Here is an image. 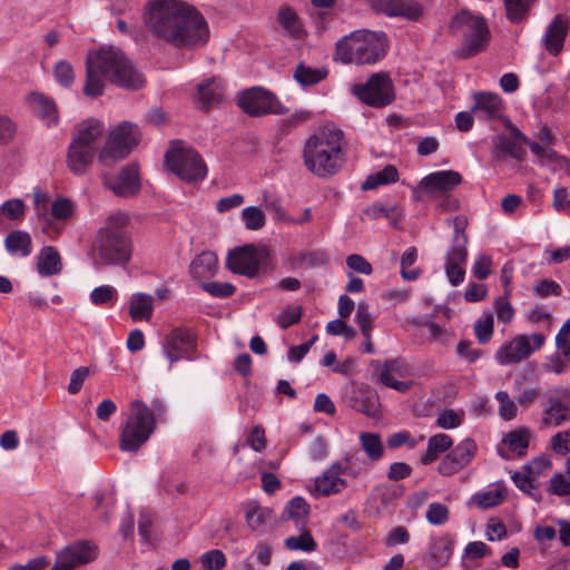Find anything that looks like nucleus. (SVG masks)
Here are the masks:
<instances>
[{"label": "nucleus", "instance_id": "nucleus-1", "mask_svg": "<svg viewBox=\"0 0 570 570\" xmlns=\"http://www.w3.org/2000/svg\"><path fill=\"white\" fill-rule=\"evenodd\" d=\"M145 21L157 36H208L204 16L180 0H148Z\"/></svg>", "mask_w": 570, "mask_h": 570}, {"label": "nucleus", "instance_id": "nucleus-2", "mask_svg": "<svg viewBox=\"0 0 570 570\" xmlns=\"http://www.w3.org/2000/svg\"><path fill=\"white\" fill-rule=\"evenodd\" d=\"M344 132L324 130L309 136L303 147V163L307 170L320 178L337 174L345 163Z\"/></svg>", "mask_w": 570, "mask_h": 570}, {"label": "nucleus", "instance_id": "nucleus-3", "mask_svg": "<svg viewBox=\"0 0 570 570\" xmlns=\"http://www.w3.org/2000/svg\"><path fill=\"white\" fill-rule=\"evenodd\" d=\"M130 218L125 213L108 217L96 234V250L104 266H126L132 257L134 243L129 230Z\"/></svg>", "mask_w": 570, "mask_h": 570}, {"label": "nucleus", "instance_id": "nucleus-4", "mask_svg": "<svg viewBox=\"0 0 570 570\" xmlns=\"http://www.w3.org/2000/svg\"><path fill=\"white\" fill-rule=\"evenodd\" d=\"M87 59L100 71V75L118 88L136 91L141 89L146 79L125 52L114 46H102L87 55Z\"/></svg>", "mask_w": 570, "mask_h": 570}, {"label": "nucleus", "instance_id": "nucleus-5", "mask_svg": "<svg viewBox=\"0 0 570 570\" xmlns=\"http://www.w3.org/2000/svg\"><path fill=\"white\" fill-rule=\"evenodd\" d=\"M156 426L149 415L148 405L135 400L129 404V413L119 434V449L122 452L136 453L149 440Z\"/></svg>", "mask_w": 570, "mask_h": 570}, {"label": "nucleus", "instance_id": "nucleus-6", "mask_svg": "<svg viewBox=\"0 0 570 570\" xmlns=\"http://www.w3.org/2000/svg\"><path fill=\"white\" fill-rule=\"evenodd\" d=\"M141 132L139 127L130 121H121L109 131L105 145L98 154V161L105 167L127 158L139 145Z\"/></svg>", "mask_w": 570, "mask_h": 570}, {"label": "nucleus", "instance_id": "nucleus-7", "mask_svg": "<svg viewBox=\"0 0 570 570\" xmlns=\"http://www.w3.org/2000/svg\"><path fill=\"white\" fill-rule=\"evenodd\" d=\"M165 165L187 183L202 181L207 176V166L198 151L185 146L183 140L170 141L165 154Z\"/></svg>", "mask_w": 570, "mask_h": 570}, {"label": "nucleus", "instance_id": "nucleus-8", "mask_svg": "<svg viewBox=\"0 0 570 570\" xmlns=\"http://www.w3.org/2000/svg\"><path fill=\"white\" fill-rule=\"evenodd\" d=\"M389 47L387 38H341L336 42V59L344 63L371 65L383 59Z\"/></svg>", "mask_w": 570, "mask_h": 570}, {"label": "nucleus", "instance_id": "nucleus-9", "mask_svg": "<svg viewBox=\"0 0 570 570\" xmlns=\"http://www.w3.org/2000/svg\"><path fill=\"white\" fill-rule=\"evenodd\" d=\"M352 94L364 105L383 108L395 99L394 86L385 72L373 73L364 83H356Z\"/></svg>", "mask_w": 570, "mask_h": 570}, {"label": "nucleus", "instance_id": "nucleus-10", "mask_svg": "<svg viewBox=\"0 0 570 570\" xmlns=\"http://www.w3.org/2000/svg\"><path fill=\"white\" fill-rule=\"evenodd\" d=\"M237 105L245 114L252 117L285 115L288 111L275 94L262 87H253L239 92Z\"/></svg>", "mask_w": 570, "mask_h": 570}, {"label": "nucleus", "instance_id": "nucleus-11", "mask_svg": "<svg viewBox=\"0 0 570 570\" xmlns=\"http://www.w3.org/2000/svg\"><path fill=\"white\" fill-rule=\"evenodd\" d=\"M268 256L267 247L257 248L254 244H246L228 252L226 267L234 274L254 278Z\"/></svg>", "mask_w": 570, "mask_h": 570}, {"label": "nucleus", "instance_id": "nucleus-12", "mask_svg": "<svg viewBox=\"0 0 570 570\" xmlns=\"http://www.w3.org/2000/svg\"><path fill=\"white\" fill-rule=\"evenodd\" d=\"M163 353L170 366L185 358L193 361L197 353V334L189 327H175L164 338Z\"/></svg>", "mask_w": 570, "mask_h": 570}, {"label": "nucleus", "instance_id": "nucleus-13", "mask_svg": "<svg viewBox=\"0 0 570 570\" xmlns=\"http://www.w3.org/2000/svg\"><path fill=\"white\" fill-rule=\"evenodd\" d=\"M546 337L541 333L521 334L502 345L495 353V360L501 365L515 364L540 350Z\"/></svg>", "mask_w": 570, "mask_h": 570}, {"label": "nucleus", "instance_id": "nucleus-14", "mask_svg": "<svg viewBox=\"0 0 570 570\" xmlns=\"http://www.w3.org/2000/svg\"><path fill=\"white\" fill-rule=\"evenodd\" d=\"M468 236L464 228L458 223L454 225L452 245L445 256V272L452 286H458L464 281L465 269L463 265L468 259Z\"/></svg>", "mask_w": 570, "mask_h": 570}, {"label": "nucleus", "instance_id": "nucleus-15", "mask_svg": "<svg viewBox=\"0 0 570 570\" xmlns=\"http://www.w3.org/2000/svg\"><path fill=\"white\" fill-rule=\"evenodd\" d=\"M542 409V424L546 426L557 428L570 422V390L562 386L548 390Z\"/></svg>", "mask_w": 570, "mask_h": 570}, {"label": "nucleus", "instance_id": "nucleus-16", "mask_svg": "<svg viewBox=\"0 0 570 570\" xmlns=\"http://www.w3.org/2000/svg\"><path fill=\"white\" fill-rule=\"evenodd\" d=\"M104 185L119 197H135L140 193V166L138 163H130L122 166L114 177L104 178Z\"/></svg>", "mask_w": 570, "mask_h": 570}, {"label": "nucleus", "instance_id": "nucleus-17", "mask_svg": "<svg viewBox=\"0 0 570 570\" xmlns=\"http://www.w3.org/2000/svg\"><path fill=\"white\" fill-rule=\"evenodd\" d=\"M476 443L472 439H464L453 448L440 462L438 471L441 475L451 476L471 463L476 454Z\"/></svg>", "mask_w": 570, "mask_h": 570}, {"label": "nucleus", "instance_id": "nucleus-18", "mask_svg": "<svg viewBox=\"0 0 570 570\" xmlns=\"http://www.w3.org/2000/svg\"><path fill=\"white\" fill-rule=\"evenodd\" d=\"M377 13L389 17H400L417 21L423 14V8L416 0H366Z\"/></svg>", "mask_w": 570, "mask_h": 570}, {"label": "nucleus", "instance_id": "nucleus-19", "mask_svg": "<svg viewBox=\"0 0 570 570\" xmlns=\"http://www.w3.org/2000/svg\"><path fill=\"white\" fill-rule=\"evenodd\" d=\"M96 546L89 542H78L60 551L50 570H73L79 564L88 563L96 559Z\"/></svg>", "mask_w": 570, "mask_h": 570}, {"label": "nucleus", "instance_id": "nucleus-20", "mask_svg": "<svg viewBox=\"0 0 570 570\" xmlns=\"http://www.w3.org/2000/svg\"><path fill=\"white\" fill-rule=\"evenodd\" d=\"M531 439V430L527 426H519L508 432L498 445L497 452L504 460L523 458L527 455Z\"/></svg>", "mask_w": 570, "mask_h": 570}, {"label": "nucleus", "instance_id": "nucleus-21", "mask_svg": "<svg viewBox=\"0 0 570 570\" xmlns=\"http://www.w3.org/2000/svg\"><path fill=\"white\" fill-rule=\"evenodd\" d=\"M374 373L377 375V382L382 385L393 389L397 392L405 393L410 390L411 384L405 381H397L393 377V373L403 376L404 363L400 358L387 360L383 364L380 360H372L370 363Z\"/></svg>", "mask_w": 570, "mask_h": 570}, {"label": "nucleus", "instance_id": "nucleus-22", "mask_svg": "<svg viewBox=\"0 0 570 570\" xmlns=\"http://www.w3.org/2000/svg\"><path fill=\"white\" fill-rule=\"evenodd\" d=\"M451 30L461 36H488L489 33L485 20L468 10H462L452 19Z\"/></svg>", "mask_w": 570, "mask_h": 570}, {"label": "nucleus", "instance_id": "nucleus-23", "mask_svg": "<svg viewBox=\"0 0 570 570\" xmlns=\"http://www.w3.org/2000/svg\"><path fill=\"white\" fill-rule=\"evenodd\" d=\"M345 469L340 463L332 464L321 478L316 479L315 489L323 497L342 492L347 482L342 478Z\"/></svg>", "mask_w": 570, "mask_h": 570}, {"label": "nucleus", "instance_id": "nucleus-24", "mask_svg": "<svg viewBox=\"0 0 570 570\" xmlns=\"http://www.w3.org/2000/svg\"><path fill=\"white\" fill-rule=\"evenodd\" d=\"M95 147H85L79 142L71 141L67 154V166L75 175H83L94 161Z\"/></svg>", "mask_w": 570, "mask_h": 570}, {"label": "nucleus", "instance_id": "nucleus-25", "mask_svg": "<svg viewBox=\"0 0 570 570\" xmlns=\"http://www.w3.org/2000/svg\"><path fill=\"white\" fill-rule=\"evenodd\" d=\"M474 105L472 111L483 112L485 120L500 119L504 110L500 95L489 91H479L473 95Z\"/></svg>", "mask_w": 570, "mask_h": 570}, {"label": "nucleus", "instance_id": "nucleus-26", "mask_svg": "<svg viewBox=\"0 0 570 570\" xmlns=\"http://www.w3.org/2000/svg\"><path fill=\"white\" fill-rule=\"evenodd\" d=\"M462 176L454 170H441L425 176L420 186L426 191H449L460 185Z\"/></svg>", "mask_w": 570, "mask_h": 570}, {"label": "nucleus", "instance_id": "nucleus-27", "mask_svg": "<svg viewBox=\"0 0 570 570\" xmlns=\"http://www.w3.org/2000/svg\"><path fill=\"white\" fill-rule=\"evenodd\" d=\"M224 85L220 79H208L197 87V98L199 108L207 110L210 107L219 104L224 98Z\"/></svg>", "mask_w": 570, "mask_h": 570}, {"label": "nucleus", "instance_id": "nucleus-28", "mask_svg": "<svg viewBox=\"0 0 570 570\" xmlns=\"http://www.w3.org/2000/svg\"><path fill=\"white\" fill-rule=\"evenodd\" d=\"M350 406L368 417H375L380 412V400L375 392L358 390L350 397Z\"/></svg>", "mask_w": 570, "mask_h": 570}, {"label": "nucleus", "instance_id": "nucleus-29", "mask_svg": "<svg viewBox=\"0 0 570 570\" xmlns=\"http://www.w3.org/2000/svg\"><path fill=\"white\" fill-rule=\"evenodd\" d=\"M454 548V539L450 534L442 535L433 540L429 547V557L433 564L438 568L445 567Z\"/></svg>", "mask_w": 570, "mask_h": 570}, {"label": "nucleus", "instance_id": "nucleus-30", "mask_svg": "<svg viewBox=\"0 0 570 570\" xmlns=\"http://www.w3.org/2000/svg\"><path fill=\"white\" fill-rule=\"evenodd\" d=\"M217 256L213 252H203L190 263V275L197 281L208 279L216 274Z\"/></svg>", "mask_w": 570, "mask_h": 570}, {"label": "nucleus", "instance_id": "nucleus-31", "mask_svg": "<svg viewBox=\"0 0 570 570\" xmlns=\"http://www.w3.org/2000/svg\"><path fill=\"white\" fill-rule=\"evenodd\" d=\"M37 269L41 276H52L61 272V257L56 247L45 246L41 248L38 256Z\"/></svg>", "mask_w": 570, "mask_h": 570}, {"label": "nucleus", "instance_id": "nucleus-32", "mask_svg": "<svg viewBox=\"0 0 570 570\" xmlns=\"http://www.w3.org/2000/svg\"><path fill=\"white\" fill-rule=\"evenodd\" d=\"M404 493V488L401 484H381L372 490V498L379 501V509L384 511H392L395 508V502Z\"/></svg>", "mask_w": 570, "mask_h": 570}, {"label": "nucleus", "instance_id": "nucleus-33", "mask_svg": "<svg viewBox=\"0 0 570 570\" xmlns=\"http://www.w3.org/2000/svg\"><path fill=\"white\" fill-rule=\"evenodd\" d=\"M453 445L452 438L445 433H438L431 436L428 441V448L424 455L421 458L423 465H430L436 461L439 454L450 450Z\"/></svg>", "mask_w": 570, "mask_h": 570}, {"label": "nucleus", "instance_id": "nucleus-34", "mask_svg": "<svg viewBox=\"0 0 570 570\" xmlns=\"http://www.w3.org/2000/svg\"><path fill=\"white\" fill-rule=\"evenodd\" d=\"M153 297L148 294L136 293L130 298L129 315L134 322L149 321L153 316Z\"/></svg>", "mask_w": 570, "mask_h": 570}, {"label": "nucleus", "instance_id": "nucleus-35", "mask_svg": "<svg viewBox=\"0 0 570 570\" xmlns=\"http://www.w3.org/2000/svg\"><path fill=\"white\" fill-rule=\"evenodd\" d=\"M328 75L325 67L312 68L301 61L293 73L294 79L303 87L314 86L323 81Z\"/></svg>", "mask_w": 570, "mask_h": 570}, {"label": "nucleus", "instance_id": "nucleus-36", "mask_svg": "<svg viewBox=\"0 0 570 570\" xmlns=\"http://www.w3.org/2000/svg\"><path fill=\"white\" fill-rule=\"evenodd\" d=\"M104 131V125L97 119H88L83 121L78 130L77 135L71 141L79 142L85 147H95V141L101 136Z\"/></svg>", "mask_w": 570, "mask_h": 570}, {"label": "nucleus", "instance_id": "nucleus-37", "mask_svg": "<svg viewBox=\"0 0 570 570\" xmlns=\"http://www.w3.org/2000/svg\"><path fill=\"white\" fill-rule=\"evenodd\" d=\"M4 246L11 254L20 253L22 256H28L32 252V239L29 233L16 229L7 235Z\"/></svg>", "mask_w": 570, "mask_h": 570}, {"label": "nucleus", "instance_id": "nucleus-38", "mask_svg": "<svg viewBox=\"0 0 570 570\" xmlns=\"http://www.w3.org/2000/svg\"><path fill=\"white\" fill-rule=\"evenodd\" d=\"M29 104H30L31 108L33 109V111L41 119L48 120L49 122L57 121L58 111H57V106L52 99L46 97L42 94L32 92L29 96Z\"/></svg>", "mask_w": 570, "mask_h": 570}, {"label": "nucleus", "instance_id": "nucleus-39", "mask_svg": "<svg viewBox=\"0 0 570 570\" xmlns=\"http://www.w3.org/2000/svg\"><path fill=\"white\" fill-rule=\"evenodd\" d=\"M105 78L100 71L86 58V81L83 94L90 98H97L105 91Z\"/></svg>", "mask_w": 570, "mask_h": 570}, {"label": "nucleus", "instance_id": "nucleus-40", "mask_svg": "<svg viewBox=\"0 0 570 570\" xmlns=\"http://www.w3.org/2000/svg\"><path fill=\"white\" fill-rule=\"evenodd\" d=\"M539 0H504L507 18L514 23L528 19L530 11Z\"/></svg>", "mask_w": 570, "mask_h": 570}, {"label": "nucleus", "instance_id": "nucleus-41", "mask_svg": "<svg viewBox=\"0 0 570 570\" xmlns=\"http://www.w3.org/2000/svg\"><path fill=\"white\" fill-rule=\"evenodd\" d=\"M399 180V171L394 165H386L382 170L367 176L362 184L363 190H372L382 185H389Z\"/></svg>", "mask_w": 570, "mask_h": 570}, {"label": "nucleus", "instance_id": "nucleus-42", "mask_svg": "<svg viewBox=\"0 0 570 570\" xmlns=\"http://www.w3.org/2000/svg\"><path fill=\"white\" fill-rule=\"evenodd\" d=\"M490 38H465L461 47L452 51L455 59L464 60L484 51L489 46Z\"/></svg>", "mask_w": 570, "mask_h": 570}, {"label": "nucleus", "instance_id": "nucleus-43", "mask_svg": "<svg viewBox=\"0 0 570 570\" xmlns=\"http://www.w3.org/2000/svg\"><path fill=\"white\" fill-rule=\"evenodd\" d=\"M360 442L363 451L372 461H379L384 456L385 450L381 436L373 432H362Z\"/></svg>", "mask_w": 570, "mask_h": 570}, {"label": "nucleus", "instance_id": "nucleus-44", "mask_svg": "<svg viewBox=\"0 0 570 570\" xmlns=\"http://www.w3.org/2000/svg\"><path fill=\"white\" fill-rule=\"evenodd\" d=\"M288 519L294 520L297 527L306 525V518L309 513V505L302 497H294L285 508Z\"/></svg>", "mask_w": 570, "mask_h": 570}, {"label": "nucleus", "instance_id": "nucleus-45", "mask_svg": "<svg viewBox=\"0 0 570 570\" xmlns=\"http://www.w3.org/2000/svg\"><path fill=\"white\" fill-rule=\"evenodd\" d=\"M495 149L504 155H508L519 161H522L525 157V149L522 144L511 139L504 135H498L494 138Z\"/></svg>", "mask_w": 570, "mask_h": 570}, {"label": "nucleus", "instance_id": "nucleus-46", "mask_svg": "<svg viewBox=\"0 0 570 570\" xmlns=\"http://www.w3.org/2000/svg\"><path fill=\"white\" fill-rule=\"evenodd\" d=\"M312 118V114L305 110H296L289 117L279 120L277 135L285 137L298 127L305 125Z\"/></svg>", "mask_w": 570, "mask_h": 570}, {"label": "nucleus", "instance_id": "nucleus-47", "mask_svg": "<svg viewBox=\"0 0 570 570\" xmlns=\"http://www.w3.org/2000/svg\"><path fill=\"white\" fill-rule=\"evenodd\" d=\"M417 259V249L415 246L409 247L401 256V276L405 281H416L420 275L421 271L419 268L410 269L412 265L415 264Z\"/></svg>", "mask_w": 570, "mask_h": 570}, {"label": "nucleus", "instance_id": "nucleus-48", "mask_svg": "<svg viewBox=\"0 0 570 570\" xmlns=\"http://www.w3.org/2000/svg\"><path fill=\"white\" fill-rule=\"evenodd\" d=\"M284 546L292 551L301 550L304 552H313L317 549V543L309 531H305L299 535L288 537Z\"/></svg>", "mask_w": 570, "mask_h": 570}, {"label": "nucleus", "instance_id": "nucleus-49", "mask_svg": "<svg viewBox=\"0 0 570 570\" xmlns=\"http://www.w3.org/2000/svg\"><path fill=\"white\" fill-rule=\"evenodd\" d=\"M118 293L110 285H101L94 288L90 293V301L96 306L114 305L117 301Z\"/></svg>", "mask_w": 570, "mask_h": 570}, {"label": "nucleus", "instance_id": "nucleus-50", "mask_svg": "<svg viewBox=\"0 0 570 570\" xmlns=\"http://www.w3.org/2000/svg\"><path fill=\"white\" fill-rule=\"evenodd\" d=\"M242 218L247 229L258 230L266 224L264 212L256 206H249L242 210Z\"/></svg>", "mask_w": 570, "mask_h": 570}, {"label": "nucleus", "instance_id": "nucleus-51", "mask_svg": "<svg viewBox=\"0 0 570 570\" xmlns=\"http://www.w3.org/2000/svg\"><path fill=\"white\" fill-rule=\"evenodd\" d=\"M245 521L252 530L258 529L266 522V514L257 501H249L245 505Z\"/></svg>", "mask_w": 570, "mask_h": 570}, {"label": "nucleus", "instance_id": "nucleus-52", "mask_svg": "<svg viewBox=\"0 0 570 570\" xmlns=\"http://www.w3.org/2000/svg\"><path fill=\"white\" fill-rule=\"evenodd\" d=\"M278 22L282 27L287 30L292 36H297L301 22L297 13L291 7H282L278 11Z\"/></svg>", "mask_w": 570, "mask_h": 570}, {"label": "nucleus", "instance_id": "nucleus-53", "mask_svg": "<svg viewBox=\"0 0 570 570\" xmlns=\"http://www.w3.org/2000/svg\"><path fill=\"white\" fill-rule=\"evenodd\" d=\"M200 287L210 296L218 298H228L236 292V286L228 282H203Z\"/></svg>", "mask_w": 570, "mask_h": 570}, {"label": "nucleus", "instance_id": "nucleus-54", "mask_svg": "<svg viewBox=\"0 0 570 570\" xmlns=\"http://www.w3.org/2000/svg\"><path fill=\"white\" fill-rule=\"evenodd\" d=\"M495 400L499 402V415L502 420L510 421L517 416V404L510 399L508 392H497Z\"/></svg>", "mask_w": 570, "mask_h": 570}, {"label": "nucleus", "instance_id": "nucleus-55", "mask_svg": "<svg viewBox=\"0 0 570 570\" xmlns=\"http://www.w3.org/2000/svg\"><path fill=\"white\" fill-rule=\"evenodd\" d=\"M503 501V497L498 490H490L482 493H475L471 498V502L480 509H489L499 505Z\"/></svg>", "mask_w": 570, "mask_h": 570}, {"label": "nucleus", "instance_id": "nucleus-56", "mask_svg": "<svg viewBox=\"0 0 570 570\" xmlns=\"http://www.w3.org/2000/svg\"><path fill=\"white\" fill-rule=\"evenodd\" d=\"M0 212L10 220H21L26 215V205L23 200L12 198L1 205Z\"/></svg>", "mask_w": 570, "mask_h": 570}, {"label": "nucleus", "instance_id": "nucleus-57", "mask_svg": "<svg viewBox=\"0 0 570 570\" xmlns=\"http://www.w3.org/2000/svg\"><path fill=\"white\" fill-rule=\"evenodd\" d=\"M303 315L302 306H286L277 317V324L281 328L286 330L301 322Z\"/></svg>", "mask_w": 570, "mask_h": 570}, {"label": "nucleus", "instance_id": "nucleus-58", "mask_svg": "<svg viewBox=\"0 0 570 570\" xmlns=\"http://www.w3.org/2000/svg\"><path fill=\"white\" fill-rule=\"evenodd\" d=\"M200 561L205 570H222L226 566L225 554L217 549L205 552Z\"/></svg>", "mask_w": 570, "mask_h": 570}, {"label": "nucleus", "instance_id": "nucleus-59", "mask_svg": "<svg viewBox=\"0 0 570 570\" xmlns=\"http://www.w3.org/2000/svg\"><path fill=\"white\" fill-rule=\"evenodd\" d=\"M354 321L358 325L362 335H366L367 332H372L373 317L368 311V305L366 303H358Z\"/></svg>", "mask_w": 570, "mask_h": 570}, {"label": "nucleus", "instance_id": "nucleus-60", "mask_svg": "<svg viewBox=\"0 0 570 570\" xmlns=\"http://www.w3.org/2000/svg\"><path fill=\"white\" fill-rule=\"evenodd\" d=\"M53 75L56 80L66 88H69L75 81L73 68L65 60L59 61L55 66Z\"/></svg>", "mask_w": 570, "mask_h": 570}, {"label": "nucleus", "instance_id": "nucleus-61", "mask_svg": "<svg viewBox=\"0 0 570 570\" xmlns=\"http://www.w3.org/2000/svg\"><path fill=\"white\" fill-rule=\"evenodd\" d=\"M73 204L68 198H57L51 205V215L57 220H67L72 216Z\"/></svg>", "mask_w": 570, "mask_h": 570}, {"label": "nucleus", "instance_id": "nucleus-62", "mask_svg": "<svg viewBox=\"0 0 570 570\" xmlns=\"http://www.w3.org/2000/svg\"><path fill=\"white\" fill-rule=\"evenodd\" d=\"M426 520L434 525L444 524L449 520V509L446 505L433 502L426 511Z\"/></svg>", "mask_w": 570, "mask_h": 570}, {"label": "nucleus", "instance_id": "nucleus-63", "mask_svg": "<svg viewBox=\"0 0 570 570\" xmlns=\"http://www.w3.org/2000/svg\"><path fill=\"white\" fill-rule=\"evenodd\" d=\"M548 492L558 497L570 495V480L562 473H556L549 482Z\"/></svg>", "mask_w": 570, "mask_h": 570}, {"label": "nucleus", "instance_id": "nucleus-64", "mask_svg": "<svg viewBox=\"0 0 570 570\" xmlns=\"http://www.w3.org/2000/svg\"><path fill=\"white\" fill-rule=\"evenodd\" d=\"M551 449L559 455H566L570 452V429L558 432L551 438Z\"/></svg>", "mask_w": 570, "mask_h": 570}]
</instances>
